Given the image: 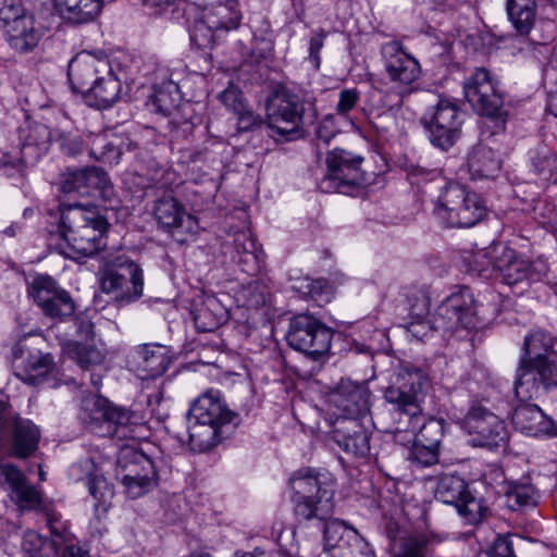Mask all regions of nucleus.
<instances>
[{"label":"nucleus","mask_w":557,"mask_h":557,"mask_svg":"<svg viewBox=\"0 0 557 557\" xmlns=\"http://www.w3.org/2000/svg\"><path fill=\"white\" fill-rule=\"evenodd\" d=\"M465 523L476 525L488 515V507L482 497H476L470 491L455 506Z\"/></svg>","instance_id":"obj_38"},{"label":"nucleus","mask_w":557,"mask_h":557,"mask_svg":"<svg viewBox=\"0 0 557 557\" xmlns=\"http://www.w3.org/2000/svg\"><path fill=\"white\" fill-rule=\"evenodd\" d=\"M305 288L304 293L319 304L329 302L331 299V287L323 278L307 280Z\"/></svg>","instance_id":"obj_62"},{"label":"nucleus","mask_w":557,"mask_h":557,"mask_svg":"<svg viewBox=\"0 0 557 557\" xmlns=\"http://www.w3.org/2000/svg\"><path fill=\"white\" fill-rule=\"evenodd\" d=\"M429 122L461 126L462 113L456 103L447 99H441Z\"/></svg>","instance_id":"obj_51"},{"label":"nucleus","mask_w":557,"mask_h":557,"mask_svg":"<svg viewBox=\"0 0 557 557\" xmlns=\"http://www.w3.org/2000/svg\"><path fill=\"white\" fill-rule=\"evenodd\" d=\"M242 17L236 0L212 3L203 10L201 21L195 24L191 40L200 48H208L214 42V32L237 29Z\"/></svg>","instance_id":"obj_14"},{"label":"nucleus","mask_w":557,"mask_h":557,"mask_svg":"<svg viewBox=\"0 0 557 557\" xmlns=\"http://www.w3.org/2000/svg\"><path fill=\"white\" fill-rule=\"evenodd\" d=\"M28 294L42 313L63 321L75 312V302L67 290L49 275H38L29 284Z\"/></svg>","instance_id":"obj_15"},{"label":"nucleus","mask_w":557,"mask_h":557,"mask_svg":"<svg viewBox=\"0 0 557 557\" xmlns=\"http://www.w3.org/2000/svg\"><path fill=\"white\" fill-rule=\"evenodd\" d=\"M331 557H375L369 542L362 537L358 532H350L348 544L341 545Z\"/></svg>","instance_id":"obj_48"},{"label":"nucleus","mask_w":557,"mask_h":557,"mask_svg":"<svg viewBox=\"0 0 557 557\" xmlns=\"http://www.w3.org/2000/svg\"><path fill=\"white\" fill-rule=\"evenodd\" d=\"M0 474L3 476L5 483L10 486L12 493L18 488H22L28 483L27 478L22 472V470L9 462L0 463Z\"/></svg>","instance_id":"obj_61"},{"label":"nucleus","mask_w":557,"mask_h":557,"mask_svg":"<svg viewBox=\"0 0 557 557\" xmlns=\"http://www.w3.org/2000/svg\"><path fill=\"white\" fill-rule=\"evenodd\" d=\"M153 214L159 226L173 235L194 236L198 233L197 219L187 213L184 205L172 196L159 198Z\"/></svg>","instance_id":"obj_21"},{"label":"nucleus","mask_w":557,"mask_h":557,"mask_svg":"<svg viewBox=\"0 0 557 557\" xmlns=\"http://www.w3.org/2000/svg\"><path fill=\"white\" fill-rule=\"evenodd\" d=\"M368 398L367 389L351 381H342L330 396L331 401L345 414L342 419H356L364 412L368 409Z\"/></svg>","instance_id":"obj_26"},{"label":"nucleus","mask_w":557,"mask_h":557,"mask_svg":"<svg viewBox=\"0 0 557 557\" xmlns=\"http://www.w3.org/2000/svg\"><path fill=\"white\" fill-rule=\"evenodd\" d=\"M360 99V92L356 88H347L339 91L336 112L339 115L348 114Z\"/></svg>","instance_id":"obj_63"},{"label":"nucleus","mask_w":557,"mask_h":557,"mask_svg":"<svg viewBox=\"0 0 557 557\" xmlns=\"http://www.w3.org/2000/svg\"><path fill=\"white\" fill-rule=\"evenodd\" d=\"M234 247L239 255V263H252L253 265L257 263V244L249 232L237 233L234 238Z\"/></svg>","instance_id":"obj_54"},{"label":"nucleus","mask_w":557,"mask_h":557,"mask_svg":"<svg viewBox=\"0 0 557 557\" xmlns=\"http://www.w3.org/2000/svg\"><path fill=\"white\" fill-rule=\"evenodd\" d=\"M350 532H358L356 529L346 525L339 520L327 521L323 524L325 548L335 552L341 545L348 544Z\"/></svg>","instance_id":"obj_46"},{"label":"nucleus","mask_w":557,"mask_h":557,"mask_svg":"<svg viewBox=\"0 0 557 557\" xmlns=\"http://www.w3.org/2000/svg\"><path fill=\"white\" fill-rule=\"evenodd\" d=\"M433 214L445 227H471L485 216L486 208L478 194L449 183L436 196Z\"/></svg>","instance_id":"obj_6"},{"label":"nucleus","mask_w":557,"mask_h":557,"mask_svg":"<svg viewBox=\"0 0 557 557\" xmlns=\"http://www.w3.org/2000/svg\"><path fill=\"white\" fill-rule=\"evenodd\" d=\"M63 20L72 24L94 21L101 12L103 0H53Z\"/></svg>","instance_id":"obj_30"},{"label":"nucleus","mask_w":557,"mask_h":557,"mask_svg":"<svg viewBox=\"0 0 557 557\" xmlns=\"http://www.w3.org/2000/svg\"><path fill=\"white\" fill-rule=\"evenodd\" d=\"M181 96L178 86L173 82H165L154 88L151 96V104L156 112L166 116L178 107Z\"/></svg>","instance_id":"obj_37"},{"label":"nucleus","mask_w":557,"mask_h":557,"mask_svg":"<svg viewBox=\"0 0 557 557\" xmlns=\"http://www.w3.org/2000/svg\"><path fill=\"white\" fill-rule=\"evenodd\" d=\"M226 319L225 309L214 297H208L194 312V322L199 332H212Z\"/></svg>","instance_id":"obj_35"},{"label":"nucleus","mask_w":557,"mask_h":557,"mask_svg":"<svg viewBox=\"0 0 557 557\" xmlns=\"http://www.w3.org/2000/svg\"><path fill=\"white\" fill-rule=\"evenodd\" d=\"M117 475L128 480L157 478L152 460L143 451L124 448L117 460Z\"/></svg>","instance_id":"obj_28"},{"label":"nucleus","mask_w":557,"mask_h":557,"mask_svg":"<svg viewBox=\"0 0 557 557\" xmlns=\"http://www.w3.org/2000/svg\"><path fill=\"white\" fill-rule=\"evenodd\" d=\"M100 287L119 302L136 301L144 293L143 270L125 255L110 257L100 272Z\"/></svg>","instance_id":"obj_7"},{"label":"nucleus","mask_w":557,"mask_h":557,"mask_svg":"<svg viewBox=\"0 0 557 557\" xmlns=\"http://www.w3.org/2000/svg\"><path fill=\"white\" fill-rule=\"evenodd\" d=\"M506 11L519 34L530 33L536 20V0H507Z\"/></svg>","instance_id":"obj_34"},{"label":"nucleus","mask_w":557,"mask_h":557,"mask_svg":"<svg viewBox=\"0 0 557 557\" xmlns=\"http://www.w3.org/2000/svg\"><path fill=\"white\" fill-rule=\"evenodd\" d=\"M3 29L9 45L22 53L37 47L46 33L45 27L35 20L34 15L24 16Z\"/></svg>","instance_id":"obj_25"},{"label":"nucleus","mask_w":557,"mask_h":557,"mask_svg":"<svg viewBox=\"0 0 557 557\" xmlns=\"http://www.w3.org/2000/svg\"><path fill=\"white\" fill-rule=\"evenodd\" d=\"M89 157L96 161L114 164L121 157V150L111 143L104 134H90L87 136Z\"/></svg>","instance_id":"obj_36"},{"label":"nucleus","mask_w":557,"mask_h":557,"mask_svg":"<svg viewBox=\"0 0 557 557\" xmlns=\"http://www.w3.org/2000/svg\"><path fill=\"white\" fill-rule=\"evenodd\" d=\"M41 510L46 516V522L50 533L54 537L53 541L58 542L59 544L67 543L71 541V533L69 531L67 523L62 520L61 515L48 506H44Z\"/></svg>","instance_id":"obj_53"},{"label":"nucleus","mask_w":557,"mask_h":557,"mask_svg":"<svg viewBox=\"0 0 557 557\" xmlns=\"http://www.w3.org/2000/svg\"><path fill=\"white\" fill-rule=\"evenodd\" d=\"M531 160L535 173L543 180H550L557 172V157L546 146L537 147Z\"/></svg>","instance_id":"obj_49"},{"label":"nucleus","mask_w":557,"mask_h":557,"mask_svg":"<svg viewBox=\"0 0 557 557\" xmlns=\"http://www.w3.org/2000/svg\"><path fill=\"white\" fill-rule=\"evenodd\" d=\"M553 338L542 330H534L524 337L523 356L521 358H547L555 356L550 352Z\"/></svg>","instance_id":"obj_40"},{"label":"nucleus","mask_w":557,"mask_h":557,"mask_svg":"<svg viewBox=\"0 0 557 557\" xmlns=\"http://www.w3.org/2000/svg\"><path fill=\"white\" fill-rule=\"evenodd\" d=\"M362 158L335 148L326 156V173L320 183L324 193H346V189L359 184Z\"/></svg>","instance_id":"obj_16"},{"label":"nucleus","mask_w":557,"mask_h":557,"mask_svg":"<svg viewBox=\"0 0 557 557\" xmlns=\"http://www.w3.org/2000/svg\"><path fill=\"white\" fill-rule=\"evenodd\" d=\"M468 166L473 177L492 178L500 171L502 161L492 148L480 144L469 153Z\"/></svg>","instance_id":"obj_32"},{"label":"nucleus","mask_w":557,"mask_h":557,"mask_svg":"<svg viewBox=\"0 0 557 557\" xmlns=\"http://www.w3.org/2000/svg\"><path fill=\"white\" fill-rule=\"evenodd\" d=\"M463 95L471 107L481 115L495 122L496 127L504 128V98L498 88V81L485 67H476L463 81Z\"/></svg>","instance_id":"obj_8"},{"label":"nucleus","mask_w":557,"mask_h":557,"mask_svg":"<svg viewBox=\"0 0 557 557\" xmlns=\"http://www.w3.org/2000/svg\"><path fill=\"white\" fill-rule=\"evenodd\" d=\"M83 406L86 412L84 419L96 434L119 440L132 436L136 416L131 410L99 396L85 399Z\"/></svg>","instance_id":"obj_9"},{"label":"nucleus","mask_w":557,"mask_h":557,"mask_svg":"<svg viewBox=\"0 0 557 557\" xmlns=\"http://www.w3.org/2000/svg\"><path fill=\"white\" fill-rule=\"evenodd\" d=\"M86 485L89 494L96 500V506L107 510L114 494L107 479L101 474L90 473L86 479Z\"/></svg>","instance_id":"obj_50"},{"label":"nucleus","mask_w":557,"mask_h":557,"mask_svg":"<svg viewBox=\"0 0 557 557\" xmlns=\"http://www.w3.org/2000/svg\"><path fill=\"white\" fill-rule=\"evenodd\" d=\"M429 540L424 535L410 536L404 540L398 557H428Z\"/></svg>","instance_id":"obj_60"},{"label":"nucleus","mask_w":557,"mask_h":557,"mask_svg":"<svg viewBox=\"0 0 557 557\" xmlns=\"http://www.w3.org/2000/svg\"><path fill=\"white\" fill-rule=\"evenodd\" d=\"M381 53L391 82L401 88H412V84L421 74L419 62L407 53L398 41L384 44Z\"/></svg>","instance_id":"obj_20"},{"label":"nucleus","mask_w":557,"mask_h":557,"mask_svg":"<svg viewBox=\"0 0 557 557\" xmlns=\"http://www.w3.org/2000/svg\"><path fill=\"white\" fill-rule=\"evenodd\" d=\"M122 485L124 486L125 493L132 499H136L144 494L151 491L157 484V478L148 476V480L145 478H136L135 480H128L125 478H120Z\"/></svg>","instance_id":"obj_59"},{"label":"nucleus","mask_w":557,"mask_h":557,"mask_svg":"<svg viewBox=\"0 0 557 557\" xmlns=\"http://www.w3.org/2000/svg\"><path fill=\"white\" fill-rule=\"evenodd\" d=\"M29 15L30 14L25 12L23 0H3L2 7L0 8V23L3 28Z\"/></svg>","instance_id":"obj_58"},{"label":"nucleus","mask_w":557,"mask_h":557,"mask_svg":"<svg viewBox=\"0 0 557 557\" xmlns=\"http://www.w3.org/2000/svg\"><path fill=\"white\" fill-rule=\"evenodd\" d=\"M14 499L16 500L17 505L22 509L27 510H41V494L40 492L33 485L26 484L22 488H18L13 493Z\"/></svg>","instance_id":"obj_55"},{"label":"nucleus","mask_w":557,"mask_h":557,"mask_svg":"<svg viewBox=\"0 0 557 557\" xmlns=\"http://www.w3.org/2000/svg\"><path fill=\"white\" fill-rule=\"evenodd\" d=\"M462 428L475 446L496 448L507 443L505 422L482 403L473 401L462 420Z\"/></svg>","instance_id":"obj_13"},{"label":"nucleus","mask_w":557,"mask_h":557,"mask_svg":"<svg viewBox=\"0 0 557 557\" xmlns=\"http://www.w3.org/2000/svg\"><path fill=\"white\" fill-rule=\"evenodd\" d=\"M511 423L515 430L528 436L555 435L556 426L543 410L534 404L522 403L512 412Z\"/></svg>","instance_id":"obj_23"},{"label":"nucleus","mask_w":557,"mask_h":557,"mask_svg":"<svg viewBox=\"0 0 557 557\" xmlns=\"http://www.w3.org/2000/svg\"><path fill=\"white\" fill-rule=\"evenodd\" d=\"M109 224L96 207L81 203L61 208L60 231L74 252L92 257L106 247Z\"/></svg>","instance_id":"obj_3"},{"label":"nucleus","mask_w":557,"mask_h":557,"mask_svg":"<svg viewBox=\"0 0 557 557\" xmlns=\"http://www.w3.org/2000/svg\"><path fill=\"white\" fill-rule=\"evenodd\" d=\"M460 127L450 124L426 123L431 143L442 150H448L456 143L460 135Z\"/></svg>","instance_id":"obj_45"},{"label":"nucleus","mask_w":557,"mask_h":557,"mask_svg":"<svg viewBox=\"0 0 557 557\" xmlns=\"http://www.w3.org/2000/svg\"><path fill=\"white\" fill-rule=\"evenodd\" d=\"M338 446L356 457H364L370 451V435L357 419H337L333 431Z\"/></svg>","instance_id":"obj_24"},{"label":"nucleus","mask_w":557,"mask_h":557,"mask_svg":"<svg viewBox=\"0 0 557 557\" xmlns=\"http://www.w3.org/2000/svg\"><path fill=\"white\" fill-rule=\"evenodd\" d=\"M438 447H431L429 445L414 442V445L410 450L409 459L421 467H430L438 462Z\"/></svg>","instance_id":"obj_57"},{"label":"nucleus","mask_w":557,"mask_h":557,"mask_svg":"<svg viewBox=\"0 0 557 557\" xmlns=\"http://www.w3.org/2000/svg\"><path fill=\"white\" fill-rule=\"evenodd\" d=\"M40 433L29 420L16 419L13 424L11 454L17 458H27L38 448Z\"/></svg>","instance_id":"obj_29"},{"label":"nucleus","mask_w":557,"mask_h":557,"mask_svg":"<svg viewBox=\"0 0 557 557\" xmlns=\"http://www.w3.org/2000/svg\"><path fill=\"white\" fill-rule=\"evenodd\" d=\"M421 421L422 419L418 421V428L413 431L416 432L419 429L416 442L440 448L444 435L443 423L440 420L431 419L420 426Z\"/></svg>","instance_id":"obj_52"},{"label":"nucleus","mask_w":557,"mask_h":557,"mask_svg":"<svg viewBox=\"0 0 557 557\" xmlns=\"http://www.w3.org/2000/svg\"><path fill=\"white\" fill-rule=\"evenodd\" d=\"M12 362L15 375L28 385L38 384L53 368L52 357L32 350L26 337L13 346Z\"/></svg>","instance_id":"obj_19"},{"label":"nucleus","mask_w":557,"mask_h":557,"mask_svg":"<svg viewBox=\"0 0 557 557\" xmlns=\"http://www.w3.org/2000/svg\"><path fill=\"white\" fill-rule=\"evenodd\" d=\"M318 111L313 97H301L286 87H276L265 103V123L273 137L293 140L299 137L306 123L315 121Z\"/></svg>","instance_id":"obj_2"},{"label":"nucleus","mask_w":557,"mask_h":557,"mask_svg":"<svg viewBox=\"0 0 557 557\" xmlns=\"http://www.w3.org/2000/svg\"><path fill=\"white\" fill-rule=\"evenodd\" d=\"M51 139L52 133L48 126L41 123L32 125L22 145L20 156L3 153L0 158V170L8 176L24 175L27 163L47 152Z\"/></svg>","instance_id":"obj_17"},{"label":"nucleus","mask_w":557,"mask_h":557,"mask_svg":"<svg viewBox=\"0 0 557 557\" xmlns=\"http://www.w3.org/2000/svg\"><path fill=\"white\" fill-rule=\"evenodd\" d=\"M270 297L268 285L262 281H251L237 293V301L247 309L263 307Z\"/></svg>","instance_id":"obj_41"},{"label":"nucleus","mask_w":557,"mask_h":557,"mask_svg":"<svg viewBox=\"0 0 557 557\" xmlns=\"http://www.w3.org/2000/svg\"><path fill=\"white\" fill-rule=\"evenodd\" d=\"M235 113L237 115V126L240 132L252 131L262 123V119L255 114L252 110L248 109L246 104L235 111Z\"/></svg>","instance_id":"obj_64"},{"label":"nucleus","mask_w":557,"mask_h":557,"mask_svg":"<svg viewBox=\"0 0 557 557\" xmlns=\"http://www.w3.org/2000/svg\"><path fill=\"white\" fill-rule=\"evenodd\" d=\"M109 66L106 58H97L86 51L76 54L67 69L72 89L84 95L100 75L107 73Z\"/></svg>","instance_id":"obj_22"},{"label":"nucleus","mask_w":557,"mask_h":557,"mask_svg":"<svg viewBox=\"0 0 557 557\" xmlns=\"http://www.w3.org/2000/svg\"><path fill=\"white\" fill-rule=\"evenodd\" d=\"M407 176L411 185H416L422 194L429 196L433 201L449 185L438 169L410 165L407 170Z\"/></svg>","instance_id":"obj_31"},{"label":"nucleus","mask_w":557,"mask_h":557,"mask_svg":"<svg viewBox=\"0 0 557 557\" xmlns=\"http://www.w3.org/2000/svg\"><path fill=\"white\" fill-rule=\"evenodd\" d=\"M136 355L138 369L147 379L163 374L169 367L164 347L160 345H144L137 349Z\"/></svg>","instance_id":"obj_33"},{"label":"nucleus","mask_w":557,"mask_h":557,"mask_svg":"<svg viewBox=\"0 0 557 557\" xmlns=\"http://www.w3.org/2000/svg\"><path fill=\"white\" fill-rule=\"evenodd\" d=\"M557 387V356L521 358L517 370L515 393L521 401L537 399Z\"/></svg>","instance_id":"obj_11"},{"label":"nucleus","mask_w":557,"mask_h":557,"mask_svg":"<svg viewBox=\"0 0 557 557\" xmlns=\"http://www.w3.org/2000/svg\"><path fill=\"white\" fill-rule=\"evenodd\" d=\"M289 500L298 523L325 521L334 512L335 480L312 468L295 471L288 480Z\"/></svg>","instance_id":"obj_1"},{"label":"nucleus","mask_w":557,"mask_h":557,"mask_svg":"<svg viewBox=\"0 0 557 557\" xmlns=\"http://www.w3.org/2000/svg\"><path fill=\"white\" fill-rule=\"evenodd\" d=\"M236 414L221 399L219 391L210 389L191 405L188 414L189 443L200 451L211 449L219 442L220 428L231 423Z\"/></svg>","instance_id":"obj_5"},{"label":"nucleus","mask_w":557,"mask_h":557,"mask_svg":"<svg viewBox=\"0 0 557 557\" xmlns=\"http://www.w3.org/2000/svg\"><path fill=\"white\" fill-rule=\"evenodd\" d=\"M86 172L87 168L67 171L63 173L61 180V189L63 193H86Z\"/></svg>","instance_id":"obj_56"},{"label":"nucleus","mask_w":557,"mask_h":557,"mask_svg":"<svg viewBox=\"0 0 557 557\" xmlns=\"http://www.w3.org/2000/svg\"><path fill=\"white\" fill-rule=\"evenodd\" d=\"M121 91V81L113 73L110 65L107 73L100 75L83 96L89 107L101 110L111 108L116 103Z\"/></svg>","instance_id":"obj_27"},{"label":"nucleus","mask_w":557,"mask_h":557,"mask_svg":"<svg viewBox=\"0 0 557 557\" xmlns=\"http://www.w3.org/2000/svg\"><path fill=\"white\" fill-rule=\"evenodd\" d=\"M468 492V485L463 479L445 474L437 483L435 495L441 502L456 506Z\"/></svg>","instance_id":"obj_39"},{"label":"nucleus","mask_w":557,"mask_h":557,"mask_svg":"<svg viewBox=\"0 0 557 557\" xmlns=\"http://www.w3.org/2000/svg\"><path fill=\"white\" fill-rule=\"evenodd\" d=\"M434 323L436 329L454 332L459 327L475 326L473 297L469 288L451 294L438 306Z\"/></svg>","instance_id":"obj_18"},{"label":"nucleus","mask_w":557,"mask_h":557,"mask_svg":"<svg viewBox=\"0 0 557 557\" xmlns=\"http://www.w3.org/2000/svg\"><path fill=\"white\" fill-rule=\"evenodd\" d=\"M286 338L292 348L318 361L330 351L333 331L312 314L300 313L290 320Z\"/></svg>","instance_id":"obj_10"},{"label":"nucleus","mask_w":557,"mask_h":557,"mask_svg":"<svg viewBox=\"0 0 557 557\" xmlns=\"http://www.w3.org/2000/svg\"><path fill=\"white\" fill-rule=\"evenodd\" d=\"M58 545L55 541H49L36 532H28L23 541V550L28 557H57Z\"/></svg>","instance_id":"obj_47"},{"label":"nucleus","mask_w":557,"mask_h":557,"mask_svg":"<svg viewBox=\"0 0 557 557\" xmlns=\"http://www.w3.org/2000/svg\"><path fill=\"white\" fill-rule=\"evenodd\" d=\"M67 356L76 361L82 368L87 369L99 364L103 360L102 352L91 344H83L78 341L69 342L65 346Z\"/></svg>","instance_id":"obj_42"},{"label":"nucleus","mask_w":557,"mask_h":557,"mask_svg":"<svg viewBox=\"0 0 557 557\" xmlns=\"http://www.w3.org/2000/svg\"><path fill=\"white\" fill-rule=\"evenodd\" d=\"M85 195H95L103 200H111L113 197L114 190L111 181L108 174L100 168H87Z\"/></svg>","instance_id":"obj_43"},{"label":"nucleus","mask_w":557,"mask_h":557,"mask_svg":"<svg viewBox=\"0 0 557 557\" xmlns=\"http://www.w3.org/2000/svg\"><path fill=\"white\" fill-rule=\"evenodd\" d=\"M475 263L480 271H486L490 267L499 272L502 280L507 285H515L525 280H537L532 264L519 258L515 250L495 244L475 255Z\"/></svg>","instance_id":"obj_12"},{"label":"nucleus","mask_w":557,"mask_h":557,"mask_svg":"<svg viewBox=\"0 0 557 557\" xmlns=\"http://www.w3.org/2000/svg\"><path fill=\"white\" fill-rule=\"evenodd\" d=\"M428 373L418 367L404 366L391 376L384 389V399L398 416L408 418V428L414 431L423 416Z\"/></svg>","instance_id":"obj_4"},{"label":"nucleus","mask_w":557,"mask_h":557,"mask_svg":"<svg viewBox=\"0 0 557 557\" xmlns=\"http://www.w3.org/2000/svg\"><path fill=\"white\" fill-rule=\"evenodd\" d=\"M536 505L535 490L530 484H513L505 493V506L518 511Z\"/></svg>","instance_id":"obj_44"}]
</instances>
